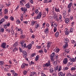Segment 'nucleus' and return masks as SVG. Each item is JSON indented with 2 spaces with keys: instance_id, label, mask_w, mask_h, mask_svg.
Segmentation results:
<instances>
[{
  "instance_id": "19",
  "label": "nucleus",
  "mask_w": 76,
  "mask_h": 76,
  "mask_svg": "<svg viewBox=\"0 0 76 76\" xmlns=\"http://www.w3.org/2000/svg\"><path fill=\"white\" fill-rule=\"evenodd\" d=\"M58 75L59 76H65V74L64 73L63 74V72H60L58 73Z\"/></svg>"
},
{
  "instance_id": "56",
  "label": "nucleus",
  "mask_w": 76,
  "mask_h": 76,
  "mask_svg": "<svg viewBox=\"0 0 76 76\" xmlns=\"http://www.w3.org/2000/svg\"><path fill=\"white\" fill-rule=\"evenodd\" d=\"M6 25L7 26H8V27L9 26H10V22H8L6 24Z\"/></svg>"
},
{
  "instance_id": "43",
  "label": "nucleus",
  "mask_w": 76,
  "mask_h": 76,
  "mask_svg": "<svg viewBox=\"0 0 76 76\" xmlns=\"http://www.w3.org/2000/svg\"><path fill=\"white\" fill-rule=\"evenodd\" d=\"M25 38V36L24 35H22L20 36V38L21 39H24Z\"/></svg>"
},
{
  "instance_id": "18",
  "label": "nucleus",
  "mask_w": 76,
  "mask_h": 76,
  "mask_svg": "<svg viewBox=\"0 0 76 76\" xmlns=\"http://www.w3.org/2000/svg\"><path fill=\"white\" fill-rule=\"evenodd\" d=\"M53 51L55 52H56L57 53H58L59 51H60V49L57 48H55V49H53Z\"/></svg>"
},
{
  "instance_id": "31",
  "label": "nucleus",
  "mask_w": 76,
  "mask_h": 76,
  "mask_svg": "<svg viewBox=\"0 0 76 76\" xmlns=\"http://www.w3.org/2000/svg\"><path fill=\"white\" fill-rule=\"evenodd\" d=\"M53 18H54V19L56 20H57V21H59V20H58V18L57 16V15L54 16Z\"/></svg>"
},
{
  "instance_id": "61",
  "label": "nucleus",
  "mask_w": 76,
  "mask_h": 76,
  "mask_svg": "<svg viewBox=\"0 0 76 76\" xmlns=\"http://www.w3.org/2000/svg\"><path fill=\"white\" fill-rule=\"evenodd\" d=\"M43 50L44 52H45V53H47V50L45 48H44Z\"/></svg>"
},
{
  "instance_id": "36",
  "label": "nucleus",
  "mask_w": 76,
  "mask_h": 76,
  "mask_svg": "<svg viewBox=\"0 0 76 76\" xmlns=\"http://www.w3.org/2000/svg\"><path fill=\"white\" fill-rule=\"evenodd\" d=\"M55 11L56 12H59L60 10L59 8H57V7H56L55 8Z\"/></svg>"
},
{
  "instance_id": "25",
  "label": "nucleus",
  "mask_w": 76,
  "mask_h": 76,
  "mask_svg": "<svg viewBox=\"0 0 76 76\" xmlns=\"http://www.w3.org/2000/svg\"><path fill=\"white\" fill-rule=\"evenodd\" d=\"M59 36V32L58 31H57L55 34V36L56 38H58V37Z\"/></svg>"
},
{
  "instance_id": "62",
  "label": "nucleus",
  "mask_w": 76,
  "mask_h": 76,
  "mask_svg": "<svg viewBox=\"0 0 76 76\" xmlns=\"http://www.w3.org/2000/svg\"><path fill=\"white\" fill-rule=\"evenodd\" d=\"M39 11H38V9H36L35 10V13L36 14H37V13H38Z\"/></svg>"
},
{
  "instance_id": "7",
  "label": "nucleus",
  "mask_w": 76,
  "mask_h": 76,
  "mask_svg": "<svg viewBox=\"0 0 76 76\" xmlns=\"http://www.w3.org/2000/svg\"><path fill=\"white\" fill-rule=\"evenodd\" d=\"M68 63V59L67 58H65L63 61V63L64 64H66Z\"/></svg>"
},
{
  "instance_id": "28",
  "label": "nucleus",
  "mask_w": 76,
  "mask_h": 76,
  "mask_svg": "<svg viewBox=\"0 0 76 76\" xmlns=\"http://www.w3.org/2000/svg\"><path fill=\"white\" fill-rule=\"evenodd\" d=\"M39 55L36 56L35 59V61H37L39 60Z\"/></svg>"
},
{
  "instance_id": "22",
  "label": "nucleus",
  "mask_w": 76,
  "mask_h": 76,
  "mask_svg": "<svg viewBox=\"0 0 76 76\" xmlns=\"http://www.w3.org/2000/svg\"><path fill=\"white\" fill-rule=\"evenodd\" d=\"M69 60L71 62H75L76 61V60L74 58H71L69 59Z\"/></svg>"
},
{
  "instance_id": "9",
  "label": "nucleus",
  "mask_w": 76,
  "mask_h": 76,
  "mask_svg": "<svg viewBox=\"0 0 76 76\" xmlns=\"http://www.w3.org/2000/svg\"><path fill=\"white\" fill-rule=\"evenodd\" d=\"M70 32L69 31H68V29L67 28H66L65 29V34L66 35H69V33Z\"/></svg>"
},
{
  "instance_id": "55",
  "label": "nucleus",
  "mask_w": 76,
  "mask_h": 76,
  "mask_svg": "<svg viewBox=\"0 0 76 76\" xmlns=\"http://www.w3.org/2000/svg\"><path fill=\"white\" fill-rule=\"evenodd\" d=\"M46 26H47L46 28H49V26H50V24L48 23H46Z\"/></svg>"
},
{
  "instance_id": "21",
  "label": "nucleus",
  "mask_w": 76,
  "mask_h": 76,
  "mask_svg": "<svg viewBox=\"0 0 76 76\" xmlns=\"http://www.w3.org/2000/svg\"><path fill=\"white\" fill-rule=\"evenodd\" d=\"M35 29H37V28H38L39 27V24L36 23L35 24Z\"/></svg>"
},
{
  "instance_id": "39",
  "label": "nucleus",
  "mask_w": 76,
  "mask_h": 76,
  "mask_svg": "<svg viewBox=\"0 0 76 76\" xmlns=\"http://www.w3.org/2000/svg\"><path fill=\"white\" fill-rule=\"evenodd\" d=\"M28 73V71L26 70H24L23 71V74L24 75H26Z\"/></svg>"
},
{
  "instance_id": "58",
  "label": "nucleus",
  "mask_w": 76,
  "mask_h": 76,
  "mask_svg": "<svg viewBox=\"0 0 76 76\" xmlns=\"http://www.w3.org/2000/svg\"><path fill=\"white\" fill-rule=\"evenodd\" d=\"M3 64H4V62L2 61H0V65L2 66L3 65Z\"/></svg>"
},
{
  "instance_id": "45",
  "label": "nucleus",
  "mask_w": 76,
  "mask_h": 76,
  "mask_svg": "<svg viewBox=\"0 0 76 76\" xmlns=\"http://www.w3.org/2000/svg\"><path fill=\"white\" fill-rule=\"evenodd\" d=\"M38 52H39V53H40V54H42L43 53V52H44V51H43V50L42 49H41V50H39Z\"/></svg>"
},
{
  "instance_id": "44",
  "label": "nucleus",
  "mask_w": 76,
  "mask_h": 76,
  "mask_svg": "<svg viewBox=\"0 0 76 76\" xmlns=\"http://www.w3.org/2000/svg\"><path fill=\"white\" fill-rule=\"evenodd\" d=\"M10 19L12 21H13L14 20V17H13L12 16H11L10 18Z\"/></svg>"
},
{
  "instance_id": "35",
  "label": "nucleus",
  "mask_w": 76,
  "mask_h": 76,
  "mask_svg": "<svg viewBox=\"0 0 76 76\" xmlns=\"http://www.w3.org/2000/svg\"><path fill=\"white\" fill-rule=\"evenodd\" d=\"M64 42H65L66 44V43H67L68 42H69V39H67V38H65L64 39Z\"/></svg>"
},
{
  "instance_id": "48",
  "label": "nucleus",
  "mask_w": 76,
  "mask_h": 76,
  "mask_svg": "<svg viewBox=\"0 0 76 76\" xmlns=\"http://www.w3.org/2000/svg\"><path fill=\"white\" fill-rule=\"evenodd\" d=\"M0 21H1V23H3L5 21V19H4V18H2L0 20Z\"/></svg>"
},
{
  "instance_id": "29",
  "label": "nucleus",
  "mask_w": 76,
  "mask_h": 76,
  "mask_svg": "<svg viewBox=\"0 0 76 76\" xmlns=\"http://www.w3.org/2000/svg\"><path fill=\"white\" fill-rule=\"evenodd\" d=\"M50 73H53L54 72V68H51L50 69Z\"/></svg>"
},
{
  "instance_id": "4",
  "label": "nucleus",
  "mask_w": 76,
  "mask_h": 76,
  "mask_svg": "<svg viewBox=\"0 0 76 76\" xmlns=\"http://www.w3.org/2000/svg\"><path fill=\"white\" fill-rule=\"evenodd\" d=\"M20 10L22 12H23L24 13H25L27 11V9L26 7H21L20 8Z\"/></svg>"
},
{
  "instance_id": "14",
  "label": "nucleus",
  "mask_w": 76,
  "mask_h": 76,
  "mask_svg": "<svg viewBox=\"0 0 76 76\" xmlns=\"http://www.w3.org/2000/svg\"><path fill=\"white\" fill-rule=\"evenodd\" d=\"M41 16H42V12H40L39 14L37 16V18H36V19H40L41 17Z\"/></svg>"
},
{
  "instance_id": "16",
  "label": "nucleus",
  "mask_w": 76,
  "mask_h": 76,
  "mask_svg": "<svg viewBox=\"0 0 76 76\" xmlns=\"http://www.w3.org/2000/svg\"><path fill=\"white\" fill-rule=\"evenodd\" d=\"M55 55V53H52V54H51V56H50V59L51 60H53V58L54 56Z\"/></svg>"
},
{
  "instance_id": "34",
  "label": "nucleus",
  "mask_w": 76,
  "mask_h": 76,
  "mask_svg": "<svg viewBox=\"0 0 76 76\" xmlns=\"http://www.w3.org/2000/svg\"><path fill=\"white\" fill-rule=\"evenodd\" d=\"M23 20V14H21L20 17V20L21 21H22Z\"/></svg>"
},
{
  "instance_id": "41",
  "label": "nucleus",
  "mask_w": 76,
  "mask_h": 76,
  "mask_svg": "<svg viewBox=\"0 0 76 76\" xmlns=\"http://www.w3.org/2000/svg\"><path fill=\"white\" fill-rule=\"evenodd\" d=\"M18 48L15 47L13 49V53H15L16 51H18Z\"/></svg>"
},
{
  "instance_id": "47",
  "label": "nucleus",
  "mask_w": 76,
  "mask_h": 76,
  "mask_svg": "<svg viewBox=\"0 0 76 76\" xmlns=\"http://www.w3.org/2000/svg\"><path fill=\"white\" fill-rule=\"evenodd\" d=\"M36 56V53H33L32 54L31 56V57H35Z\"/></svg>"
},
{
  "instance_id": "10",
  "label": "nucleus",
  "mask_w": 76,
  "mask_h": 76,
  "mask_svg": "<svg viewBox=\"0 0 76 76\" xmlns=\"http://www.w3.org/2000/svg\"><path fill=\"white\" fill-rule=\"evenodd\" d=\"M51 43V42H49L47 43V50H49V48H50Z\"/></svg>"
},
{
  "instance_id": "30",
  "label": "nucleus",
  "mask_w": 76,
  "mask_h": 76,
  "mask_svg": "<svg viewBox=\"0 0 76 76\" xmlns=\"http://www.w3.org/2000/svg\"><path fill=\"white\" fill-rule=\"evenodd\" d=\"M72 2L70 3L68 5L67 8H70L72 7Z\"/></svg>"
},
{
  "instance_id": "64",
  "label": "nucleus",
  "mask_w": 76,
  "mask_h": 76,
  "mask_svg": "<svg viewBox=\"0 0 76 76\" xmlns=\"http://www.w3.org/2000/svg\"><path fill=\"white\" fill-rule=\"evenodd\" d=\"M41 76H46V75H45V74H44L43 73L41 72Z\"/></svg>"
},
{
  "instance_id": "20",
  "label": "nucleus",
  "mask_w": 76,
  "mask_h": 76,
  "mask_svg": "<svg viewBox=\"0 0 76 76\" xmlns=\"http://www.w3.org/2000/svg\"><path fill=\"white\" fill-rule=\"evenodd\" d=\"M67 12L65 10L64 11V13H63V17L64 19H66V14Z\"/></svg>"
},
{
  "instance_id": "40",
  "label": "nucleus",
  "mask_w": 76,
  "mask_h": 76,
  "mask_svg": "<svg viewBox=\"0 0 76 76\" xmlns=\"http://www.w3.org/2000/svg\"><path fill=\"white\" fill-rule=\"evenodd\" d=\"M29 64L30 66H32L33 64H35V63L33 61H31L30 63H29Z\"/></svg>"
},
{
  "instance_id": "52",
  "label": "nucleus",
  "mask_w": 76,
  "mask_h": 76,
  "mask_svg": "<svg viewBox=\"0 0 76 76\" xmlns=\"http://www.w3.org/2000/svg\"><path fill=\"white\" fill-rule=\"evenodd\" d=\"M61 19H62V17L61 16V15L60 14L59 16V19L60 20H61Z\"/></svg>"
},
{
  "instance_id": "54",
  "label": "nucleus",
  "mask_w": 76,
  "mask_h": 76,
  "mask_svg": "<svg viewBox=\"0 0 76 76\" xmlns=\"http://www.w3.org/2000/svg\"><path fill=\"white\" fill-rule=\"evenodd\" d=\"M69 19H70L71 20H73V16L72 15H71L69 17Z\"/></svg>"
},
{
  "instance_id": "51",
  "label": "nucleus",
  "mask_w": 76,
  "mask_h": 76,
  "mask_svg": "<svg viewBox=\"0 0 76 76\" xmlns=\"http://www.w3.org/2000/svg\"><path fill=\"white\" fill-rule=\"evenodd\" d=\"M57 26V23H55L53 24V27L54 28H56Z\"/></svg>"
},
{
  "instance_id": "59",
  "label": "nucleus",
  "mask_w": 76,
  "mask_h": 76,
  "mask_svg": "<svg viewBox=\"0 0 76 76\" xmlns=\"http://www.w3.org/2000/svg\"><path fill=\"white\" fill-rule=\"evenodd\" d=\"M71 26H74V24H75V22H71Z\"/></svg>"
},
{
  "instance_id": "3",
  "label": "nucleus",
  "mask_w": 76,
  "mask_h": 76,
  "mask_svg": "<svg viewBox=\"0 0 76 76\" xmlns=\"http://www.w3.org/2000/svg\"><path fill=\"white\" fill-rule=\"evenodd\" d=\"M50 60H49L48 61V62L46 63L45 64H43V67H49V66H50Z\"/></svg>"
},
{
  "instance_id": "27",
  "label": "nucleus",
  "mask_w": 76,
  "mask_h": 76,
  "mask_svg": "<svg viewBox=\"0 0 76 76\" xmlns=\"http://www.w3.org/2000/svg\"><path fill=\"white\" fill-rule=\"evenodd\" d=\"M36 21H31V25H32V26H34V25L35 24H36Z\"/></svg>"
},
{
  "instance_id": "8",
  "label": "nucleus",
  "mask_w": 76,
  "mask_h": 76,
  "mask_svg": "<svg viewBox=\"0 0 76 76\" xmlns=\"http://www.w3.org/2000/svg\"><path fill=\"white\" fill-rule=\"evenodd\" d=\"M25 6L26 7L27 9H29L31 7V4H30V2H28L27 3V4H25Z\"/></svg>"
},
{
  "instance_id": "42",
  "label": "nucleus",
  "mask_w": 76,
  "mask_h": 76,
  "mask_svg": "<svg viewBox=\"0 0 76 76\" xmlns=\"http://www.w3.org/2000/svg\"><path fill=\"white\" fill-rule=\"evenodd\" d=\"M69 32H70V33H73V28L72 27H71L70 29Z\"/></svg>"
},
{
  "instance_id": "37",
  "label": "nucleus",
  "mask_w": 76,
  "mask_h": 76,
  "mask_svg": "<svg viewBox=\"0 0 76 76\" xmlns=\"http://www.w3.org/2000/svg\"><path fill=\"white\" fill-rule=\"evenodd\" d=\"M18 45V42H15V44L13 45V47H17Z\"/></svg>"
},
{
  "instance_id": "1",
  "label": "nucleus",
  "mask_w": 76,
  "mask_h": 76,
  "mask_svg": "<svg viewBox=\"0 0 76 76\" xmlns=\"http://www.w3.org/2000/svg\"><path fill=\"white\" fill-rule=\"evenodd\" d=\"M25 41L23 40H21L20 42V44L21 45V46L22 48L23 49L24 48H25L26 46V43H25ZM24 44V45H23Z\"/></svg>"
},
{
  "instance_id": "15",
  "label": "nucleus",
  "mask_w": 76,
  "mask_h": 76,
  "mask_svg": "<svg viewBox=\"0 0 76 76\" xmlns=\"http://www.w3.org/2000/svg\"><path fill=\"white\" fill-rule=\"evenodd\" d=\"M44 32L45 34H48L49 32V28H46L44 30Z\"/></svg>"
},
{
  "instance_id": "12",
  "label": "nucleus",
  "mask_w": 76,
  "mask_h": 76,
  "mask_svg": "<svg viewBox=\"0 0 76 76\" xmlns=\"http://www.w3.org/2000/svg\"><path fill=\"white\" fill-rule=\"evenodd\" d=\"M25 48H28V50H31V48H32V44L30 43L29 45L26 46Z\"/></svg>"
},
{
  "instance_id": "26",
  "label": "nucleus",
  "mask_w": 76,
  "mask_h": 76,
  "mask_svg": "<svg viewBox=\"0 0 76 76\" xmlns=\"http://www.w3.org/2000/svg\"><path fill=\"white\" fill-rule=\"evenodd\" d=\"M16 23L17 25H19V24H20L21 23L19 19H17L16 20Z\"/></svg>"
},
{
  "instance_id": "50",
  "label": "nucleus",
  "mask_w": 76,
  "mask_h": 76,
  "mask_svg": "<svg viewBox=\"0 0 76 76\" xmlns=\"http://www.w3.org/2000/svg\"><path fill=\"white\" fill-rule=\"evenodd\" d=\"M12 75L14 76H18V74H17L16 73H14L12 74Z\"/></svg>"
},
{
  "instance_id": "53",
  "label": "nucleus",
  "mask_w": 76,
  "mask_h": 76,
  "mask_svg": "<svg viewBox=\"0 0 76 76\" xmlns=\"http://www.w3.org/2000/svg\"><path fill=\"white\" fill-rule=\"evenodd\" d=\"M36 47L37 49H40V48H41V46H39L38 45H37Z\"/></svg>"
},
{
  "instance_id": "46",
  "label": "nucleus",
  "mask_w": 76,
  "mask_h": 76,
  "mask_svg": "<svg viewBox=\"0 0 76 76\" xmlns=\"http://www.w3.org/2000/svg\"><path fill=\"white\" fill-rule=\"evenodd\" d=\"M5 31L6 32H7L8 33H10V29H7L5 30Z\"/></svg>"
},
{
  "instance_id": "11",
  "label": "nucleus",
  "mask_w": 76,
  "mask_h": 76,
  "mask_svg": "<svg viewBox=\"0 0 76 76\" xmlns=\"http://www.w3.org/2000/svg\"><path fill=\"white\" fill-rule=\"evenodd\" d=\"M26 1V0H21L20 1V5H21V6H23V3Z\"/></svg>"
},
{
  "instance_id": "23",
  "label": "nucleus",
  "mask_w": 76,
  "mask_h": 76,
  "mask_svg": "<svg viewBox=\"0 0 76 76\" xmlns=\"http://www.w3.org/2000/svg\"><path fill=\"white\" fill-rule=\"evenodd\" d=\"M7 13H8V9H5L4 11V14L6 15Z\"/></svg>"
},
{
  "instance_id": "24",
  "label": "nucleus",
  "mask_w": 76,
  "mask_h": 76,
  "mask_svg": "<svg viewBox=\"0 0 76 76\" xmlns=\"http://www.w3.org/2000/svg\"><path fill=\"white\" fill-rule=\"evenodd\" d=\"M64 19H65V22L66 23H67L69 22V18H66Z\"/></svg>"
},
{
  "instance_id": "6",
  "label": "nucleus",
  "mask_w": 76,
  "mask_h": 76,
  "mask_svg": "<svg viewBox=\"0 0 76 76\" xmlns=\"http://www.w3.org/2000/svg\"><path fill=\"white\" fill-rule=\"evenodd\" d=\"M16 29L17 30V31H18L19 32H20V33L21 35H22L23 34V31L22 30L21 28H19L18 27H16Z\"/></svg>"
},
{
  "instance_id": "5",
  "label": "nucleus",
  "mask_w": 76,
  "mask_h": 76,
  "mask_svg": "<svg viewBox=\"0 0 76 76\" xmlns=\"http://www.w3.org/2000/svg\"><path fill=\"white\" fill-rule=\"evenodd\" d=\"M26 66L28 67V64H27L23 63L21 66V69H24V68H25Z\"/></svg>"
},
{
  "instance_id": "17",
  "label": "nucleus",
  "mask_w": 76,
  "mask_h": 76,
  "mask_svg": "<svg viewBox=\"0 0 76 76\" xmlns=\"http://www.w3.org/2000/svg\"><path fill=\"white\" fill-rule=\"evenodd\" d=\"M36 73L35 72H31L29 76H34L36 75Z\"/></svg>"
},
{
  "instance_id": "49",
  "label": "nucleus",
  "mask_w": 76,
  "mask_h": 76,
  "mask_svg": "<svg viewBox=\"0 0 76 76\" xmlns=\"http://www.w3.org/2000/svg\"><path fill=\"white\" fill-rule=\"evenodd\" d=\"M71 43L72 44H75L76 43V41L74 40H71Z\"/></svg>"
},
{
  "instance_id": "63",
  "label": "nucleus",
  "mask_w": 76,
  "mask_h": 76,
  "mask_svg": "<svg viewBox=\"0 0 76 76\" xmlns=\"http://www.w3.org/2000/svg\"><path fill=\"white\" fill-rule=\"evenodd\" d=\"M4 18L5 19H8V18H9V17L8 16H7L6 15H5L4 16Z\"/></svg>"
},
{
  "instance_id": "33",
  "label": "nucleus",
  "mask_w": 76,
  "mask_h": 76,
  "mask_svg": "<svg viewBox=\"0 0 76 76\" xmlns=\"http://www.w3.org/2000/svg\"><path fill=\"white\" fill-rule=\"evenodd\" d=\"M53 31L54 32H53V31H52L51 34H54V32H56V31H57V28H55L53 29Z\"/></svg>"
},
{
  "instance_id": "38",
  "label": "nucleus",
  "mask_w": 76,
  "mask_h": 76,
  "mask_svg": "<svg viewBox=\"0 0 76 76\" xmlns=\"http://www.w3.org/2000/svg\"><path fill=\"white\" fill-rule=\"evenodd\" d=\"M63 69L64 70H68L69 69V66H66V67L64 68Z\"/></svg>"
},
{
  "instance_id": "13",
  "label": "nucleus",
  "mask_w": 76,
  "mask_h": 76,
  "mask_svg": "<svg viewBox=\"0 0 76 76\" xmlns=\"http://www.w3.org/2000/svg\"><path fill=\"white\" fill-rule=\"evenodd\" d=\"M6 43H3L1 44V47L3 48H6Z\"/></svg>"
},
{
  "instance_id": "32",
  "label": "nucleus",
  "mask_w": 76,
  "mask_h": 76,
  "mask_svg": "<svg viewBox=\"0 0 76 76\" xmlns=\"http://www.w3.org/2000/svg\"><path fill=\"white\" fill-rule=\"evenodd\" d=\"M67 47H68V44H67V43H66L63 46V48L64 49H66V48H67Z\"/></svg>"
},
{
  "instance_id": "57",
  "label": "nucleus",
  "mask_w": 76,
  "mask_h": 76,
  "mask_svg": "<svg viewBox=\"0 0 76 76\" xmlns=\"http://www.w3.org/2000/svg\"><path fill=\"white\" fill-rule=\"evenodd\" d=\"M70 65H73V63L70 64V62H68L67 63V65H68V66H68V67H69V66Z\"/></svg>"
},
{
  "instance_id": "60",
  "label": "nucleus",
  "mask_w": 76,
  "mask_h": 76,
  "mask_svg": "<svg viewBox=\"0 0 76 76\" xmlns=\"http://www.w3.org/2000/svg\"><path fill=\"white\" fill-rule=\"evenodd\" d=\"M29 31H30V32H31V33H34V31H33L32 30V28H30Z\"/></svg>"
},
{
  "instance_id": "2",
  "label": "nucleus",
  "mask_w": 76,
  "mask_h": 76,
  "mask_svg": "<svg viewBox=\"0 0 76 76\" xmlns=\"http://www.w3.org/2000/svg\"><path fill=\"white\" fill-rule=\"evenodd\" d=\"M27 56H28V55L27 54L26 52L24 51V53L23 54V58L25 59L27 61H29L28 58L27 57Z\"/></svg>"
}]
</instances>
